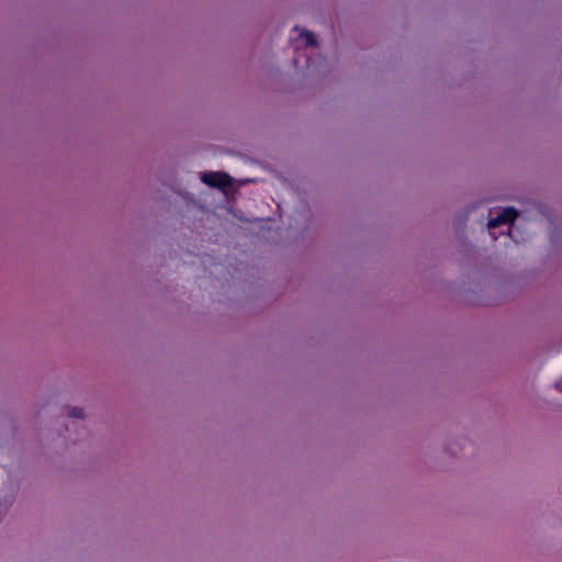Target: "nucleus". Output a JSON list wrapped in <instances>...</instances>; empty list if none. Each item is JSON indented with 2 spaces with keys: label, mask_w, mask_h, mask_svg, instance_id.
I'll list each match as a JSON object with an SVG mask.
<instances>
[{
  "label": "nucleus",
  "mask_w": 562,
  "mask_h": 562,
  "mask_svg": "<svg viewBox=\"0 0 562 562\" xmlns=\"http://www.w3.org/2000/svg\"><path fill=\"white\" fill-rule=\"evenodd\" d=\"M557 387L562 392V380L557 383Z\"/></svg>",
  "instance_id": "39448f33"
},
{
  "label": "nucleus",
  "mask_w": 562,
  "mask_h": 562,
  "mask_svg": "<svg viewBox=\"0 0 562 562\" xmlns=\"http://www.w3.org/2000/svg\"><path fill=\"white\" fill-rule=\"evenodd\" d=\"M518 216V211L515 207H505L495 217L488 220L487 226L488 228H496L501 225L508 224V229L512 228V225L516 217Z\"/></svg>",
  "instance_id": "f03ea898"
},
{
  "label": "nucleus",
  "mask_w": 562,
  "mask_h": 562,
  "mask_svg": "<svg viewBox=\"0 0 562 562\" xmlns=\"http://www.w3.org/2000/svg\"><path fill=\"white\" fill-rule=\"evenodd\" d=\"M201 180L206 186L216 189H226L233 183L231 176L222 171L204 172L201 177Z\"/></svg>",
  "instance_id": "f257e3e1"
},
{
  "label": "nucleus",
  "mask_w": 562,
  "mask_h": 562,
  "mask_svg": "<svg viewBox=\"0 0 562 562\" xmlns=\"http://www.w3.org/2000/svg\"><path fill=\"white\" fill-rule=\"evenodd\" d=\"M293 31L300 32V36L304 40L305 46H316L317 41L313 32L304 29H300L297 25L293 27Z\"/></svg>",
  "instance_id": "7ed1b4c3"
},
{
  "label": "nucleus",
  "mask_w": 562,
  "mask_h": 562,
  "mask_svg": "<svg viewBox=\"0 0 562 562\" xmlns=\"http://www.w3.org/2000/svg\"><path fill=\"white\" fill-rule=\"evenodd\" d=\"M68 415H69V417L81 419V418H83V411L80 407H72V408H70Z\"/></svg>",
  "instance_id": "20e7f679"
}]
</instances>
